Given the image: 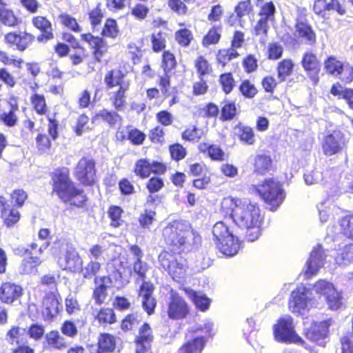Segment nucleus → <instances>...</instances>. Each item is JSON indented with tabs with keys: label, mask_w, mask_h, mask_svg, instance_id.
<instances>
[{
	"label": "nucleus",
	"mask_w": 353,
	"mask_h": 353,
	"mask_svg": "<svg viewBox=\"0 0 353 353\" xmlns=\"http://www.w3.org/2000/svg\"><path fill=\"white\" fill-rule=\"evenodd\" d=\"M53 191L63 202H70V205L82 207L86 201L83 190L75 187L70 179L67 170H59L54 174Z\"/></svg>",
	"instance_id": "nucleus-1"
},
{
	"label": "nucleus",
	"mask_w": 353,
	"mask_h": 353,
	"mask_svg": "<svg viewBox=\"0 0 353 353\" xmlns=\"http://www.w3.org/2000/svg\"><path fill=\"white\" fill-rule=\"evenodd\" d=\"M234 208L231 216L233 221L239 228L249 229L250 227L259 225L261 221L260 209L256 203L248 199H232Z\"/></svg>",
	"instance_id": "nucleus-2"
},
{
	"label": "nucleus",
	"mask_w": 353,
	"mask_h": 353,
	"mask_svg": "<svg viewBox=\"0 0 353 353\" xmlns=\"http://www.w3.org/2000/svg\"><path fill=\"white\" fill-rule=\"evenodd\" d=\"M250 190L258 194L264 201L266 208L272 212L277 210L285 197L282 185L274 179H266L259 185H252Z\"/></svg>",
	"instance_id": "nucleus-3"
},
{
	"label": "nucleus",
	"mask_w": 353,
	"mask_h": 353,
	"mask_svg": "<svg viewBox=\"0 0 353 353\" xmlns=\"http://www.w3.org/2000/svg\"><path fill=\"white\" fill-rule=\"evenodd\" d=\"M275 340L285 343H297L303 345V340L295 332L293 319L290 316L281 317L273 327Z\"/></svg>",
	"instance_id": "nucleus-4"
},
{
	"label": "nucleus",
	"mask_w": 353,
	"mask_h": 353,
	"mask_svg": "<svg viewBox=\"0 0 353 353\" xmlns=\"http://www.w3.org/2000/svg\"><path fill=\"white\" fill-rule=\"evenodd\" d=\"M312 291L304 285H301L293 290L289 300L290 311L297 315L304 314L310 301L312 300Z\"/></svg>",
	"instance_id": "nucleus-5"
},
{
	"label": "nucleus",
	"mask_w": 353,
	"mask_h": 353,
	"mask_svg": "<svg viewBox=\"0 0 353 353\" xmlns=\"http://www.w3.org/2000/svg\"><path fill=\"white\" fill-rule=\"evenodd\" d=\"M159 261L162 268L168 272L173 279H181L185 272V261L168 252H161L159 255Z\"/></svg>",
	"instance_id": "nucleus-6"
},
{
	"label": "nucleus",
	"mask_w": 353,
	"mask_h": 353,
	"mask_svg": "<svg viewBox=\"0 0 353 353\" xmlns=\"http://www.w3.org/2000/svg\"><path fill=\"white\" fill-rule=\"evenodd\" d=\"M188 228L189 222L184 220L170 222L162 231L164 241L168 245L176 248L181 243L185 229Z\"/></svg>",
	"instance_id": "nucleus-7"
},
{
	"label": "nucleus",
	"mask_w": 353,
	"mask_h": 353,
	"mask_svg": "<svg viewBox=\"0 0 353 353\" xmlns=\"http://www.w3.org/2000/svg\"><path fill=\"white\" fill-rule=\"evenodd\" d=\"M314 288L317 293L325 297L330 309L337 310L342 306L341 294L336 291L332 283L325 280H320L314 285Z\"/></svg>",
	"instance_id": "nucleus-8"
},
{
	"label": "nucleus",
	"mask_w": 353,
	"mask_h": 353,
	"mask_svg": "<svg viewBox=\"0 0 353 353\" xmlns=\"http://www.w3.org/2000/svg\"><path fill=\"white\" fill-rule=\"evenodd\" d=\"M332 319L314 322L309 328L305 329V336L310 341L320 346H325L328 339L329 327Z\"/></svg>",
	"instance_id": "nucleus-9"
},
{
	"label": "nucleus",
	"mask_w": 353,
	"mask_h": 353,
	"mask_svg": "<svg viewBox=\"0 0 353 353\" xmlns=\"http://www.w3.org/2000/svg\"><path fill=\"white\" fill-rule=\"evenodd\" d=\"M95 163L92 159L83 157L75 168V176L84 185H91L94 183Z\"/></svg>",
	"instance_id": "nucleus-10"
},
{
	"label": "nucleus",
	"mask_w": 353,
	"mask_h": 353,
	"mask_svg": "<svg viewBox=\"0 0 353 353\" xmlns=\"http://www.w3.org/2000/svg\"><path fill=\"white\" fill-rule=\"evenodd\" d=\"M168 316L173 320H179L186 317L189 308L185 300L176 293H172L168 304Z\"/></svg>",
	"instance_id": "nucleus-11"
},
{
	"label": "nucleus",
	"mask_w": 353,
	"mask_h": 353,
	"mask_svg": "<svg viewBox=\"0 0 353 353\" xmlns=\"http://www.w3.org/2000/svg\"><path fill=\"white\" fill-rule=\"evenodd\" d=\"M165 170L166 167L163 163L148 159H139L134 167L135 174L141 178L148 177L152 172L163 174Z\"/></svg>",
	"instance_id": "nucleus-12"
},
{
	"label": "nucleus",
	"mask_w": 353,
	"mask_h": 353,
	"mask_svg": "<svg viewBox=\"0 0 353 353\" xmlns=\"http://www.w3.org/2000/svg\"><path fill=\"white\" fill-rule=\"evenodd\" d=\"M59 267L71 272H79L83 265V260L74 248L68 249L63 256L58 260Z\"/></svg>",
	"instance_id": "nucleus-13"
},
{
	"label": "nucleus",
	"mask_w": 353,
	"mask_h": 353,
	"mask_svg": "<svg viewBox=\"0 0 353 353\" xmlns=\"http://www.w3.org/2000/svg\"><path fill=\"white\" fill-rule=\"evenodd\" d=\"M301 65L314 84H316L321 67L316 56L312 52H305L301 59Z\"/></svg>",
	"instance_id": "nucleus-14"
},
{
	"label": "nucleus",
	"mask_w": 353,
	"mask_h": 353,
	"mask_svg": "<svg viewBox=\"0 0 353 353\" xmlns=\"http://www.w3.org/2000/svg\"><path fill=\"white\" fill-rule=\"evenodd\" d=\"M345 141L343 134L339 131H334L325 137L322 148L327 156H331L339 152L343 148Z\"/></svg>",
	"instance_id": "nucleus-15"
},
{
	"label": "nucleus",
	"mask_w": 353,
	"mask_h": 353,
	"mask_svg": "<svg viewBox=\"0 0 353 353\" xmlns=\"http://www.w3.org/2000/svg\"><path fill=\"white\" fill-rule=\"evenodd\" d=\"M154 287L150 282H143L140 286L139 296L141 298V304L143 310L151 315L154 312L157 301L153 297Z\"/></svg>",
	"instance_id": "nucleus-16"
},
{
	"label": "nucleus",
	"mask_w": 353,
	"mask_h": 353,
	"mask_svg": "<svg viewBox=\"0 0 353 353\" xmlns=\"http://www.w3.org/2000/svg\"><path fill=\"white\" fill-rule=\"evenodd\" d=\"M325 256L321 245L314 248L306 263L307 269L305 274L307 277L316 274L319 269L323 266Z\"/></svg>",
	"instance_id": "nucleus-17"
},
{
	"label": "nucleus",
	"mask_w": 353,
	"mask_h": 353,
	"mask_svg": "<svg viewBox=\"0 0 353 353\" xmlns=\"http://www.w3.org/2000/svg\"><path fill=\"white\" fill-rule=\"evenodd\" d=\"M180 243H181L178 245L176 248L182 252H190L198 249L201 245V237L195 230L192 229L190 223L189 228L185 229Z\"/></svg>",
	"instance_id": "nucleus-18"
},
{
	"label": "nucleus",
	"mask_w": 353,
	"mask_h": 353,
	"mask_svg": "<svg viewBox=\"0 0 353 353\" xmlns=\"http://www.w3.org/2000/svg\"><path fill=\"white\" fill-rule=\"evenodd\" d=\"M62 310V306L58 299L54 294H49L43 301L42 314L47 321H52Z\"/></svg>",
	"instance_id": "nucleus-19"
},
{
	"label": "nucleus",
	"mask_w": 353,
	"mask_h": 353,
	"mask_svg": "<svg viewBox=\"0 0 353 353\" xmlns=\"http://www.w3.org/2000/svg\"><path fill=\"white\" fill-rule=\"evenodd\" d=\"M21 286L12 283H4L0 287V300L5 303H12L22 295Z\"/></svg>",
	"instance_id": "nucleus-20"
},
{
	"label": "nucleus",
	"mask_w": 353,
	"mask_h": 353,
	"mask_svg": "<svg viewBox=\"0 0 353 353\" xmlns=\"http://www.w3.org/2000/svg\"><path fill=\"white\" fill-rule=\"evenodd\" d=\"M5 39L8 43L16 46L17 50L24 51L34 41L35 37L28 32L19 34L10 32L6 35Z\"/></svg>",
	"instance_id": "nucleus-21"
},
{
	"label": "nucleus",
	"mask_w": 353,
	"mask_h": 353,
	"mask_svg": "<svg viewBox=\"0 0 353 353\" xmlns=\"http://www.w3.org/2000/svg\"><path fill=\"white\" fill-rule=\"evenodd\" d=\"M26 256L23 258L19 271L21 274H35L37 272V266L41 263V260L37 256H33L28 249H24Z\"/></svg>",
	"instance_id": "nucleus-22"
},
{
	"label": "nucleus",
	"mask_w": 353,
	"mask_h": 353,
	"mask_svg": "<svg viewBox=\"0 0 353 353\" xmlns=\"http://www.w3.org/2000/svg\"><path fill=\"white\" fill-rule=\"evenodd\" d=\"M0 205L1 207V216L8 227L12 226L19 221L20 219L19 212L7 203L6 199L3 196H0Z\"/></svg>",
	"instance_id": "nucleus-23"
},
{
	"label": "nucleus",
	"mask_w": 353,
	"mask_h": 353,
	"mask_svg": "<svg viewBox=\"0 0 353 353\" xmlns=\"http://www.w3.org/2000/svg\"><path fill=\"white\" fill-rule=\"evenodd\" d=\"M82 40L89 43L94 50V57L97 61H100L103 53L106 51V46L103 39L101 37H94L90 33L81 35Z\"/></svg>",
	"instance_id": "nucleus-24"
},
{
	"label": "nucleus",
	"mask_w": 353,
	"mask_h": 353,
	"mask_svg": "<svg viewBox=\"0 0 353 353\" xmlns=\"http://www.w3.org/2000/svg\"><path fill=\"white\" fill-rule=\"evenodd\" d=\"M219 250L227 256H233L236 255L241 246L239 239L235 236H230L219 243H216Z\"/></svg>",
	"instance_id": "nucleus-25"
},
{
	"label": "nucleus",
	"mask_w": 353,
	"mask_h": 353,
	"mask_svg": "<svg viewBox=\"0 0 353 353\" xmlns=\"http://www.w3.org/2000/svg\"><path fill=\"white\" fill-rule=\"evenodd\" d=\"M295 28L299 37L304 39L306 43L312 46L316 43V34L311 26L307 22L298 19Z\"/></svg>",
	"instance_id": "nucleus-26"
},
{
	"label": "nucleus",
	"mask_w": 353,
	"mask_h": 353,
	"mask_svg": "<svg viewBox=\"0 0 353 353\" xmlns=\"http://www.w3.org/2000/svg\"><path fill=\"white\" fill-rule=\"evenodd\" d=\"M185 294L193 301L196 307L201 311H205L208 309L210 300L201 292H197L190 288L183 289Z\"/></svg>",
	"instance_id": "nucleus-27"
},
{
	"label": "nucleus",
	"mask_w": 353,
	"mask_h": 353,
	"mask_svg": "<svg viewBox=\"0 0 353 353\" xmlns=\"http://www.w3.org/2000/svg\"><path fill=\"white\" fill-rule=\"evenodd\" d=\"M116 348L115 337L110 334H101L98 338V350L101 353L113 352Z\"/></svg>",
	"instance_id": "nucleus-28"
},
{
	"label": "nucleus",
	"mask_w": 353,
	"mask_h": 353,
	"mask_svg": "<svg viewBox=\"0 0 353 353\" xmlns=\"http://www.w3.org/2000/svg\"><path fill=\"white\" fill-rule=\"evenodd\" d=\"M150 268V265L143 260L134 261L132 268L130 270V274L135 278L136 281H141L143 283L146 282V273Z\"/></svg>",
	"instance_id": "nucleus-29"
},
{
	"label": "nucleus",
	"mask_w": 353,
	"mask_h": 353,
	"mask_svg": "<svg viewBox=\"0 0 353 353\" xmlns=\"http://www.w3.org/2000/svg\"><path fill=\"white\" fill-rule=\"evenodd\" d=\"M206 339L204 336H198L183 345L179 353H201L204 348Z\"/></svg>",
	"instance_id": "nucleus-30"
},
{
	"label": "nucleus",
	"mask_w": 353,
	"mask_h": 353,
	"mask_svg": "<svg viewBox=\"0 0 353 353\" xmlns=\"http://www.w3.org/2000/svg\"><path fill=\"white\" fill-rule=\"evenodd\" d=\"M95 119H101L110 127H114L121 121V117L115 111H109L106 109L99 110L94 117Z\"/></svg>",
	"instance_id": "nucleus-31"
},
{
	"label": "nucleus",
	"mask_w": 353,
	"mask_h": 353,
	"mask_svg": "<svg viewBox=\"0 0 353 353\" xmlns=\"http://www.w3.org/2000/svg\"><path fill=\"white\" fill-rule=\"evenodd\" d=\"M212 234L216 243L229 239L230 236H234L223 221H219L214 224L212 228Z\"/></svg>",
	"instance_id": "nucleus-32"
},
{
	"label": "nucleus",
	"mask_w": 353,
	"mask_h": 353,
	"mask_svg": "<svg viewBox=\"0 0 353 353\" xmlns=\"http://www.w3.org/2000/svg\"><path fill=\"white\" fill-rule=\"evenodd\" d=\"M272 165V159L270 156L258 154L255 157L254 171L260 174H264L270 171Z\"/></svg>",
	"instance_id": "nucleus-33"
},
{
	"label": "nucleus",
	"mask_w": 353,
	"mask_h": 353,
	"mask_svg": "<svg viewBox=\"0 0 353 353\" xmlns=\"http://www.w3.org/2000/svg\"><path fill=\"white\" fill-rule=\"evenodd\" d=\"M101 264L98 261L90 260L85 266H81L80 272H81L84 279H92L97 277L96 275L101 270Z\"/></svg>",
	"instance_id": "nucleus-34"
},
{
	"label": "nucleus",
	"mask_w": 353,
	"mask_h": 353,
	"mask_svg": "<svg viewBox=\"0 0 353 353\" xmlns=\"http://www.w3.org/2000/svg\"><path fill=\"white\" fill-rule=\"evenodd\" d=\"M294 63L291 59H285L280 61L277 65L278 79L281 82L284 81L293 70Z\"/></svg>",
	"instance_id": "nucleus-35"
},
{
	"label": "nucleus",
	"mask_w": 353,
	"mask_h": 353,
	"mask_svg": "<svg viewBox=\"0 0 353 353\" xmlns=\"http://www.w3.org/2000/svg\"><path fill=\"white\" fill-rule=\"evenodd\" d=\"M239 139L248 145H253L255 142L254 130L252 128L239 125L236 127Z\"/></svg>",
	"instance_id": "nucleus-36"
},
{
	"label": "nucleus",
	"mask_w": 353,
	"mask_h": 353,
	"mask_svg": "<svg viewBox=\"0 0 353 353\" xmlns=\"http://www.w3.org/2000/svg\"><path fill=\"white\" fill-rule=\"evenodd\" d=\"M123 77V74L120 70H110L106 74L104 81L110 88L116 85L121 87V85H124L122 83Z\"/></svg>",
	"instance_id": "nucleus-37"
},
{
	"label": "nucleus",
	"mask_w": 353,
	"mask_h": 353,
	"mask_svg": "<svg viewBox=\"0 0 353 353\" xmlns=\"http://www.w3.org/2000/svg\"><path fill=\"white\" fill-rule=\"evenodd\" d=\"M121 263L118 261H113L112 263H109L107 265V271L108 276L106 277L110 278L111 282H114L121 280L122 272H121Z\"/></svg>",
	"instance_id": "nucleus-38"
},
{
	"label": "nucleus",
	"mask_w": 353,
	"mask_h": 353,
	"mask_svg": "<svg viewBox=\"0 0 353 353\" xmlns=\"http://www.w3.org/2000/svg\"><path fill=\"white\" fill-rule=\"evenodd\" d=\"M32 23V26L40 30L41 32H53L52 24L46 17H33Z\"/></svg>",
	"instance_id": "nucleus-39"
},
{
	"label": "nucleus",
	"mask_w": 353,
	"mask_h": 353,
	"mask_svg": "<svg viewBox=\"0 0 353 353\" xmlns=\"http://www.w3.org/2000/svg\"><path fill=\"white\" fill-rule=\"evenodd\" d=\"M46 339L49 345L61 349L65 346V341L58 331H51L46 334Z\"/></svg>",
	"instance_id": "nucleus-40"
},
{
	"label": "nucleus",
	"mask_w": 353,
	"mask_h": 353,
	"mask_svg": "<svg viewBox=\"0 0 353 353\" xmlns=\"http://www.w3.org/2000/svg\"><path fill=\"white\" fill-rule=\"evenodd\" d=\"M237 113L236 106L233 101H225L221 110V117L222 121H230L234 118Z\"/></svg>",
	"instance_id": "nucleus-41"
},
{
	"label": "nucleus",
	"mask_w": 353,
	"mask_h": 353,
	"mask_svg": "<svg viewBox=\"0 0 353 353\" xmlns=\"http://www.w3.org/2000/svg\"><path fill=\"white\" fill-rule=\"evenodd\" d=\"M26 330L20 327H12L7 333L6 340L10 343L19 344L23 341V336L26 335Z\"/></svg>",
	"instance_id": "nucleus-42"
},
{
	"label": "nucleus",
	"mask_w": 353,
	"mask_h": 353,
	"mask_svg": "<svg viewBox=\"0 0 353 353\" xmlns=\"http://www.w3.org/2000/svg\"><path fill=\"white\" fill-rule=\"evenodd\" d=\"M128 90L127 85H121L119 89L114 94L112 99V103L114 108L118 110H122L124 104L125 103L126 97L125 95V91Z\"/></svg>",
	"instance_id": "nucleus-43"
},
{
	"label": "nucleus",
	"mask_w": 353,
	"mask_h": 353,
	"mask_svg": "<svg viewBox=\"0 0 353 353\" xmlns=\"http://www.w3.org/2000/svg\"><path fill=\"white\" fill-rule=\"evenodd\" d=\"M336 261L339 265H346L353 261V245H345L341 253L338 254Z\"/></svg>",
	"instance_id": "nucleus-44"
},
{
	"label": "nucleus",
	"mask_w": 353,
	"mask_h": 353,
	"mask_svg": "<svg viewBox=\"0 0 353 353\" xmlns=\"http://www.w3.org/2000/svg\"><path fill=\"white\" fill-rule=\"evenodd\" d=\"M18 110L17 105H11V109L8 112H3L0 116V120L8 127L14 126L17 121L18 117L15 114V111Z\"/></svg>",
	"instance_id": "nucleus-45"
},
{
	"label": "nucleus",
	"mask_w": 353,
	"mask_h": 353,
	"mask_svg": "<svg viewBox=\"0 0 353 353\" xmlns=\"http://www.w3.org/2000/svg\"><path fill=\"white\" fill-rule=\"evenodd\" d=\"M329 0H316L314 3L313 10L314 13L323 19L330 17Z\"/></svg>",
	"instance_id": "nucleus-46"
},
{
	"label": "nucleus",
	"mask_w": 353,
	"mask_h": 353,
	"mask_svg": "<svg viewBox=\"0 0 353 353\" xmlns=\"http://www.w3.org/2000/svg\"><path fill=\"white\" fill-rule=\"evenodd\" d=\"M325 69L327 72L335 75L341 74L343 70L341 63L332 57L325 61Z\"/></svg>",
	"instance_id": "nucleus-47"
},
{
	"label": "nucleus",
	"mask_w": 353,
	"mask_h": 353,
	"mask_svg": "<svg viewBox=\"0 0 353 353\" xmlns=\"http://www.w3.org/2000/svg\"><path fill=\"white\" fill-rule=\"evenodd\" d=\"M340 225L344 236L353 240V214L343 217L341 220Z\"/></svg>",
	"instance_id": "nucleus-48"
},
{
	"label": "nucleus",
	"mask_w": 353,
	"mask_h": 353,
	"mask_svg": "<svg viewBox=\"0 0 353 353\" xmlns=\"http://www.w3.org/2000/svg\"><path fill=\"white\" fill-rule=\"evenodd\" d=\"M96 319L100 323L112 324L115 322L116 316L112 309L103 308L97 314Z\"/></svg>",
	"instance_id": "nucleus-49"
},
{
	"label": "nucleus",
	"mask_w": 353,
	"mask_h": 353,
	"mask_svg": "<svg viewBox=\"0 0 353 353\" xmlns=\"http://www.w3.org/2000/svg\"><path fill=\"white\" fill-rule=\"evenodd\" d=\"M175 39L181 46L187 47L193 39V35L190 30L183 28L176 32Z\"/></svg>",
	"instance_id": "nucleus-50"
},
{
	"label": "nucleus",
	"mask_w": 353,
	"mask_h": 353,
	"mask_svg": "<svg viewBox=\"0 0 353 353\" xmlns=\"http://www.w3.org/2000/svg\"><path fill=\"white\" fill-rule=\"evenodd\" d=\"M221 38V30L218 28H211L203 39V45L208 47L210 45L217 43Z\"/></svg>",
	"instance_id": "nucleus-51"
},
{
	"label": "nucleus",
	"mask_w": 353,
	"mask_h": 353,
	"mask_svg": "<svg viewBox=\"0 0 353 353\" xmlns=\"http://www.w3.org/2000/svg\"><path fill=\"white\" fill-rule=\"evenodd\" d=\"M304 181L307 185L317 184L323 181V173L318 170L307 171L303 176Z\"/></svg>",
	"instance_id": "nucleus-52"
},
{
	"label": "nucleus",
	"mask_w": 353,
	"mask_h": 353,
	"mask_svg": "<svg viewBox=\"0 0 353 353\" xmlns=\"http://www.w3.org/2000/svg\"><path fill=\"white\" fill-rule=\"evenodd\" d=\"M219 82L223 92L228 94L232 92L234 87V80L231 73L222 74L219 77Z\"/></svg>",
	"instance_id": "nucleus-53"
},
{
	"label": "nucleus",
	"mask_w": 353,
	"mask_h": 353,
	"mask_svg": "<svg viewBox=\"0 0 353 353\" xmlns=\"http://www.w3.org/2000/svg\"><path fill=\"white\" fill-rule=\"evenodd\" d=\"M176 61L173 54L165 51L163 54L162 68L165 73L170 72L176 66Z\"/></svg>",
	"instance_id": "nucleus-54"
},
{
	"label": "nucleus",
	"mask_w": 353,
	"mask_h": 353,
	"mask_svg": "<svg viewBox=\"0 0 353 353\" xmlns=\"http://www.w3.org/2000/svg\"><path fill=\"white\" fill-rule=\"evenodd\" d=\"M61 331L63 335L73 339L78 334L77 325L74 321H65L61 327Z\"/></svg>",
	"instance_id": "nucleus-55"
},
{
	"label": "nucleus",
	"mask_w": 353,
	"mask_h": 353,
	"mask_svg": "<svg viewBox=\"0 0 353 353\" xmlns=\"http://www.w3.org/2000/svg\"><path fill=\"white\" fill-rule=\"evenodd\" d=\"M0 21L8 26H14L18 23V19L13 12L9 10H0Z\"/></svg>",
	"instance_id": "nucleus-56"
},
{
	"label": "nucleus",
	"mask_w": 353,
	"mask_h": 353,
	"mask_svg": "<svg viewBox=\"0 0 353 353\" xmlns=\"http://www.w3.org/2000/svg\"><path fill=\"white\" fill-rule=\"evenodd\" d=\"M253 7L250 0L240 1L234 8L236 17L241 19L252 11Z\"/></svg>",
	"instance_id": "nucleus-57"
},
{
	"label": "nucleus",
	"mask_w": 353,
	"mask_h": 353,
	"mask_svg": "<svg viewBox=\"0 0 353 353\" xmlns=\"http://www.w3.org/2000/svg\"><path fill=\"white\" fill-rule=\"evenodd\" d=\"M153 339L152 332L150 325L145 323L139 329V335L136 341L150 343Z\"/></svg>",
	"instance_id": "nucleus-58"
},
{
	"label": "nucleus",
	"mask_w": 353,
	"mask_h": 353,
	"mask_svg": "<svg viewBox=\"0 0 353 353\" xmlns=\"http://www.w3.org/2000/svg\"><path fill=\"white\" fill-rule=\"evenodd\" d=\"M283 52V47L279 43H271L268 47V59L271 60H277L280 59Z\"/></svg>",
	"instance_id": "nucleus-59"
},
{
	"label": "nucleus",
	"mask_w": 353,
	"mask_h": 353,
	"mask_svg": "<svg viewBox=\"0 0 353 353\" xmlns=\"http://www.w3.org/2000/svg\"><path fill=\"white\" fill-rule=\"evenodd\" d=\"M152 49L154 52H159L165 47V39L161 32H153L152 34Z\"/></svg>",
	"instance_id": "nucleus-60"
},
{
	"label": "nucleus",
	"mask_w": 353,
	"mask_h": 353,
	"mask_svg": "<svg viewBox=\"0 0 353 353\" xmlns=\"http://www.w3.org/2000/svg\"><path fill=\"white\" fill-rule=\"evenodd\" d=\"M140 321V315L138 314H128L121 323V329L123 330H132L134 327L139 324Z\"/></svg>",
	"instance_id": "nucleus-61"
},
{
	"label": "nucleus",
	"mask_w": 353,
	"mask_h": 353,
	"mask_svg": "<svg viewBox=\"0 0 353 353\" xmlns=\"http://www.w3.org/2000/svg\"><path fill=\"white\" fill-rule=\"evenodd\" d=\"M239 90L245 97L249 99L253 98L257 93L255 86L248 80H245L242 82L239 87Z\"/></svg>",
	"instance_id": "nucleus-62"
},
{
	"label": "nucleus",
	"mask_w": 353,
	"mask_h": 353,
	"mask_svg": "<svg viewBox=\"0 0 353 353\" xmlns=\"http://www.w3.org/2000/svg\"><path fill=\"white\" fill-rule=\"evenodd\" d=\"M60 19L62 23L72 31L76 32H79L81 31V28L77 22L76 19L72 17L70 15L62 14L60 15Z\"/></svg>",
	"instance_id": "nucleus-63"
},
{
	"label": "nucleus",
	"mask_w": 353,
	"mask_h": 353,
	"mask_svg": "<svg viewBox=\"0 0 353 353\" xmlns=\"http://www.w3.org/2000/svg\"><path fill=\"white\" fill-rule=\"evenodd\" d=\"M342 353H353V334H347L341 338Z\"/></svg>",
	"instance_id": "nucleus-64"
}]
</instances>
